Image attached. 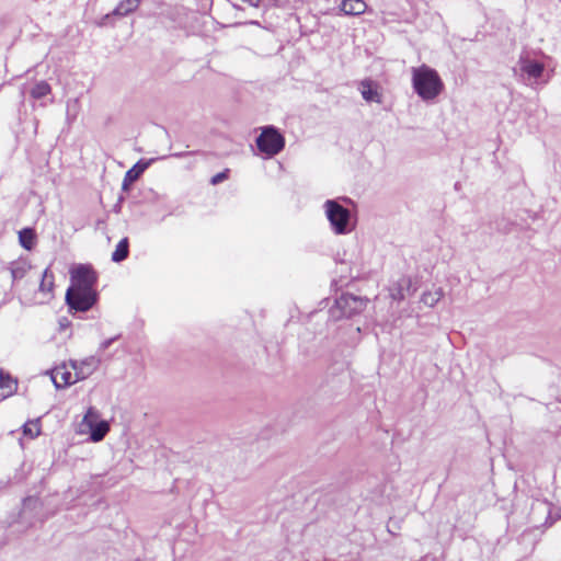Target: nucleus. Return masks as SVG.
Here are the masks:
<instances>
[{
	"mask_svg": "<svg viewBox=\"0 0 561 561\" xmlns=\"http://www.w3.org/2000/svg\"><path fill=\"white\" fill-rule=\"evenodd\" d=\"M412 84L417 95L424 101L434 100L444 89L437 71L426 65L412 68Z\"/></svg>",
	"mask_w": 561,
	"mask_h": 561,
	"instance_id": "obj_1",
	"label": "nucleus"
},
{
	"mask_svg": "<svg viewBox=\"0 0 561 561\" xmlns=\"http://www.w3.org/2000/svg\"><path fill=\"white\" fill-rule=\"evenodd\" d=\"M328 220L336 234H346L352 231L351 213L337 202L329 199L324 203Z\"/></svg>",
	"mask_w": 561,
	"mask_h": 561,
	"instance_id": "obj_2",
	"label": "nucleus"
},
{
	"mask_svg": "<svg viewBox=\"0 0 561 561\" xmlns=\"http://www.w3.org/2000/svg\"><path fill=\"white\" fill-rule=\"evenodd\" d=\"M365 307V299L351 294H343L335 300V305L330 309V314L334 320L351 318L363 311Z\"/></svg>",
	"mask_w": 561,
	"mask_h": 561,
	"instance_id": "obj_3",
	"label": "nucleus"
},
{
	"mask_svg": "<svg viewBox=\"0 0 561 561\" xmlns=\"http://www.w3.org/2000/svg\"><path fill=\"white\" fill-rule=\"evenodd\" d=\"M284 145V137L274 127H265L256 138L257 148L268 156L277 154Z\"/></svg>",
	"mask_w": 561,
	"mask_h": 561,
	"instance_id": "obj_4",
	"label": "nucleus"
},
{
	"mask_svg": "<svg viewBox=\"0 0 561 561\" xmlns=\"http://www.w3.org/2000/svg\"><path fill=\"white\" fill-rule=\"evenodd\" d=\"M66 301L71 309L87 311L95 302V293L93 289L69 287L66 293Z\"/></svg>",
	"mask_w": 561,
	"mask_h": 561,
	"instance_id": "obj_5",
	"label": "nucleus"
},
{
	"mask_svg": "<svg viewBox=\"0 0 561 561\" xmlns=\"http://www.w3.org/2000/svg\"><path fill=\"white\" fill-rule=\"evenodd\" d=\"M71 286L73 288L93 289L96 282L94 271L85 265H78L71 268Z\"/></svg>",
	"mask_w": 561,
	"mask_h": 561,
	"instance_id": "obj_6",
	"label": "nucleus"
},
{
	"mask_svg": "<svg viewBox=\"0 0 561 561\" xmlns=\"http://www.w3.org/2000/svg\"><path fill=\"white\" fill-rule=\"evenodd\" d=\"M100 365V360L90 356L81 362H72L71 367L77 373L79 380L88 378Z\"/></svg>",
	"mask_w": 561,
	"mask_h": 561,
	"instance_id": "obj_7",
	"label": "nucleus"
},
{
	"mask_svg": "<svg viewBox=\"0 0 561 561\" xmlns=\"http://www.w3.org/2000/svg\"><path fill=\"white\" fill-rule=\"evenodd\" d=\"M51 378L57 388H64L79 381L77 373L68 370L65 366L55 368Z\"/></svg>",
	"mask_w": 561,
	"mask_h": 561,
	"instance_id": "obj_8",
	"label": "nucleus"
},
{
	"mask_svg": "<svg viewBox=\"0 0 561 561\" xmlns=\"http://www.w3.org/2000/svg\"><path fill=\"white\" fill-rule=\"evenodd\" d=\"M18 381L11 375L0 368V397L5 399L15 393Z\"/></svg>",
	"mask_w": 561,
	"mask_h": 561,
	"instance_id": "obj_9",
	"label": "nucleus"
},
{
	"mask_svg": "<svg viewBox=\"0 0 561 561\" xmlns=\"http://www.w3.org/2000/svg\"><path fill=\"white\" fill-rule=\"evenodd\" d=\"M359 90L365 101L381 103V94L378 92L377 84L371 80L362 81Z\"/></svg>",
	"mask_w": 561,
	"mask_h": 561,
	"instance_id": "obj_10",
	"label": "nucleus"
},
{
	"mask_svg": "<svg viewBox=\"0 0 561 561\" xmlns=\"http://www.w3.org/2000/svg\"><path fill=\"white\" fill-rule=\"evenodd\" d=\"M340 10L346 15H359L367 10V4L364 0H343Z\"/></svg>",
	"mask_w": 561,
	"mask_h": 561,
	"instance_id": "obj_11",
	"label": "nucleus"
},
{
	"mask_svg": "<svg viewBox=\"0 0 561 561\" xmlns=\"http://www.w3.org/2000/svg\"><path fill=\"white\" fill-rule=\"evenodd\" d=\"M141 0H122L111 14H106L105 19L110 16H126L137 10Z\"/></svg>",
	"mask_w": 561,
	"mask_h": 561,
	"instance_id": "obj_12",
	"label": "nucleus"
},
{
	"mask_svg": "<svg viewBox=\"0 0 561 561\" xmlns=\"http://www.w3.org/2000/svg\"><path fill=\"white\" fill-rule=\"evenodd\" d=\"M9 271L11 273L12 282L22 279L31 268V265L25 260H19L10 263Z\"/></svg>",
	"mask_w": 561,
	"mask_h": 561,
	"instance_id": "obj_13",
	"label": "nucleus"
},
{
	"mask_svg": "<svg viewBox=\"0 0 561 561\" xmlns=\"http://www.w3.org/2000/svg\"><path fill=\"white\" fill-rule=\"evenodd\" d=\"M90 431V439L94 443L101 442L110 432V424L107 421H100L88 428Z\"/></svg>",
	"mask_w": 561,
	"mask_h": 561,
	"instance_id": "obj_14",
	"label": "nucleus"
},
{
	"mask_svg": "<svg viewBox=\"0 0 561 561\" xmlns=\"http://www.w3.org/2000/svg\"><path fill=\"white\" fill-rule=\"evenodd\" d=\"M147 167L148 163H145L142 165L136 164L134 168L128 170L123 181V190H128L129 184L136 181L138 176L146 170Z\"/></svg>",
	"mask_w": 561,
	"mask_h": 561,
	"instance_id": "obj_15",
	"label": "nucleus"
},
{
	"mask_svg": "<svg viewBox=\"0 0 561 561\" xmlns=\"http://www.w3.org/2000/svg\"><path fill=\"white\" fill-rule=\"evenodd\" d=\"M443 297H444V290H443V288L438 287L433 291L428 290V291L423 293V295L421 297V301L424 305L433 308Z\"/></svg>",
	"mask_w": 561,
	"mask_h": 561,
	"instance_id": "obj_16",
	"label": "nucleus"
},
{
	"mask_svg": "<svg viewBox=\"0 0 561 561\" xmlns=\"http://www.w3.org/2000/svg\"><path fill=\"white\" fill-rule=\"evenodd\" d=\"M19 241L26 250H32L35 244V233L31 228H25L19 232Z\"/></svg>",
	"mask_w": 561,
	"mask_h": 561,
	"instance_id": "obj_17",
	"label": "nucleus"
},
{
	"mask_svg": "<svg viewBox=\"0 0 561 561\" xmlns=\"http://www.w3.org/2000/svg\"><path fill=\"white\" fill-rule=\"evenodd\" d=\"M51 92L50 85L42 80L38 81L30 91V94L33 99L39 100L46 95H48Z\"/></svg>",
	"mask_w": 561,
	"mask_h": 561,
	"instance_id": "obj_18",
	"label": "nucleus"
},
{
	"mask_svg": "<svg viewBox=\"0 0 561 561\" xmlns=\"http://www.w3.org/2000/svg\"><path fill=\"white\" fill-rule=\"evenodd\" d=\"M54 288V275L53 273L46 268L43 273V277L39 284L41 293L45 295H51Z\"/></svg>",
	"mask_w": 561,
	"mask_h": 561,
	"instance_id": "obj_19",
	"label": "nucleus"
},
{
	"mask_svg": "<svg viewBox=\"0 0 561 561\" xmlns=\"http://www.w3.org/2000/svg\"><path fill=\"white\" fill-rule=\"evenodd\" d=\"M128 256V240L124 238L116 245L115 251L112 253V260L114 262H122Z\"/></svg>",
	"mask_w": 561,
	"mask_h": 561,
	"instance_id": "obj_20",
	"label": "nucleus"
},
{
	"mask_svg": "<svg viewBox=\"0 0 561 561\" xmlns=\"http://www.w3.org/2000/svg\"><path fill=\"white\" fill-rule=\"evenodd\" d=\"M522 70L533 78H539L543 72V65L537 61H526Z\"/></svg>",
	"mask_w": 561,
	"mask_h": 561,
	"instance_id": "obj_21",
	"label": "nucleus"
},
{
	"mask_svg": "<svg viewBox=\"0 0 561 561\" xmlns=\"http://www.w3.org/2000/svg\"><path fill=\"white\" fill-rule=\"evenodd\" d=\"M100 421H102L100 412L95 408L90 407L83 416L81 425L89 428L92 425L99 423Z\"/></svg>",
	"mask_w": 561,
	"mask_h": 561,
	"instance_id": "obj_22",
	"label": "nucleus"
},
{
	"mask_svg": "<svg viewBox=\"0 0 561 561\" xmlns=\"http://www.w3.org/2000/svg\"><path fill=\"white\" fill-rule=\"evenodd\" d=\"M23 433L24 435L30 436L31 438L37 437L41 433L38 420L25 423L23 426Z\"/></svg>",
	"mask_w": 561,
	"mask_h": 561,
	"instance_id": "obj_23",
	"label": "nucleus"
},
{
	"mask_svg": "<svg viewBox=\"0 0 561 561\" xmlns=\"http://www.w3.org/2000/svg\"><path fill=\"white\" fill-rule=\"evenodd\" d=\"M227 179V171H224V172H220V173H217L216 175H214L210 180V183L213 185H216L222 181H225Z\"/></svg>",
	"mask_w": 561,
	"mask_h": 561,
	"instance_id": "obj_24",
	"label": "nucleus"
},
{
	"mask_svg": "<svg viewBox=\"0 0 561 561\" xmlns=\"http://www.w3.org/2000/svg\"><path fill=\"white\" fill-rule=\"evenodd\" d=\"M116 337H113V339H108V340H105L104 342L101 343L100 347L101 350H106L107 347H110V345L115 341Z\"/></svg>",
	"mask_w": 561,
	"mask_h": 561,
	"instance_id": "obj_25",
	"label": "nucleus"
},
{
	"mask_svg": "<svg viewBox=\"0 0 561 561\" xmlns=\"http://www.w3.org/2000/svg\"><path fill=\"white\" fill-rule=\"evenodd\" d=\"M398 298H399V299H403V298H404V295L400 293V294H399V296H398Z\"/></svg>",
	"mask_w": 561,
	"mask_h": 561,
	"instance_id": "obj_26",
	"label": "nucleus"
},
{
	"mask_svg": "<svg viewBox=\"0 0 561 561\" xmlns=\"http://www.w3.org/2000/svg\"><path fill=\"white\" fill-rule=\"evenodd\" d=\"M73 105L77 107V105H78V101L77 100L73 101Z\"/></svg>",
	"mask_w": 561,
	"mask_h": 561,
	"instance_id": "obj_27",
	"label": "nucleus"
},
{
	"mask_svg": "<svg viewBox=\"0 0 561 561\" xmlns=\"http://www.w3.org/2000/svg\"><path fill=\"white\" fill-rule=\"evenodd\" d=\"M559 516L561 517V508L559 510Z\"/></svg>",
	"mask_w": 561,
	"mask_h": 561,
	"instance_id": "obj_28",
	"label": "nucleus"
}]
</instances>
